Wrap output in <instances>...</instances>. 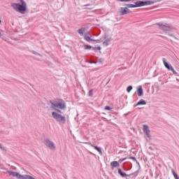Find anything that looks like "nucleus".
Listing matches in <instances>:
<instances>
[{"mask_svg":"<svg viewBox=\"0 0 179 179\" xmlns=\"http://www.w3.org/2000/svg\"><path fill=\"white\" fill-rule=\"evenodd\" d=\"M50 103L51 104L50 108H52V110L56 111L52 113V118L59 124H65L66 122V118L61 115L62 113L61 110H65V108H66V103H65V101L62 99H57L55 101H50Z\"/></svg>","mask_w":179,"mask_h":179,"instance_id":"nucleus-1","label":"nucleus"},{"mask_svg":"<svg viewBox=\"0 0 179 179\" xmlns=\"http://www.w3.org/2000/svg\"><path fill=\"white\" fill-rule=\"evenodd\" d=\"M20 1L21 2V4L19 3H12L11 7L16 12L21 13V15H24L27 9V3H26V1H24V0H20Z\"/></svg>","mask_w":179,"mask_h":179,"instance_id":"nucleus-2","label":"nucleus"},{"mask_svg":"<svg viewBox=\"0 0 179 179\" xmlns=\"http://www.w3.org/2000/svg\"><path fill=\"white\" fill-rule=\"evenodd\" d=\"M157 25L159 26L161 30H163L164 31H166V32L170 31L173 29V27L169 24H163L162 23H157Z\"/></svg>","mask_w":179,"mask_h":179,"instance_id":"nucleus-3","label":"nucleus"},{"mask_svg":"<svg viewBox=\"0 0 179 179\" xmlns=\"http://www.w3.org/2000/svg\"><path fill=\"white\" fill-rule=\"evenodd\" d=\"M7 173L9 174L10 177H13V178L16 179H23L24 177V175H20V173L17 172L8 171Z\"/></svg>","mask_w":179,"mask_h":179,"instance_id":"nucleus-4","label":"nucleus"},{"mask_svg":"<svg viewBox=\"0 0 179 179\" xmlns=\"http://www.w3.org/2000/svg\"><path fill=\"white\" fill-rule=\"evenodd\" d=\"M163 63L164 64L165 68H166V69H168V71H171L173 73V75H178V73H177V71H176V70H174V68H173V66H171V64L167 63V62H166V59H163Z\"/></svg>","mask_w":179,"mask_h":179,"instance_id":"nucleus-5","label":"nucleus"},{"mask_svg":"<svg viewBox=\"0 0 179 179\" xmlns=\"http://www.w3.org/2000/svg\"><path fill=\"white\" fill-rule=\"evenodd\" d=\"M45 146H47V148L50 149V150H55V149L56 148L55 143H54V142L50 141L49 139L45 140Z\"/></svg>","mask_w":179,"mask_h":179,"instance_id":"nucleus-6","label":"nucleus"},{"mask_svg":"<svg viewBox=\"0 0 179 179\" xmlns=\"http://www.w3.org/2000/svg\"><path fill=\"white\" fill-rule=\"evenodd\" d=\"M143 131L144 134H145L147 138H149L150 139V129H149V126L146 124L143 125Z\"/></svg>","mask_w":179,"mask_h":179,"instance_id":"nucleus-7","label":"nucleus"},{"mask_svg":"<svg viewBox=\"0 0 179 179\" xmlns=\"http://www.w3.org/2000/svg\"><path fill=\"white\" fill-rule=\"evenodd\" d=\"M131 11L127 7H121L120 8L119 13L120 16H124V15H128Z\"/></svg>","mask_w":179,"mask_h":179,"instance_id":"nucleus-8","label":"nucleus"},{"mask_svg":"<svg viewBox=\"0 0 179 179\" xmlns=\"http://www.w3.org/2000/svg\"><path fill=\"white\" fill-rule=\"evenodd\" d=\"M85 143V145H90V146H92V148H94L95 149V150H97V152H99V153L100 155H103V152L101 151V148H100L99 147L92 144V143H90V142H86V143Z\"/></svg>","mask_w":179,"mask_h":179,"instance_id":"nucleus-9","label":"nucleus"},{"mask_svg":"<svg viewBox=\"0 0 179 179\" xmlns=\"http://www.w3.org/2000/svg\"><path fill=\"white\" fill-rule=\"evenodd\" d=\"M87 30V28L86 27H81L80 29H78L77 32L78 33V34L81 36H85V31Z\"/></svg>","mask_w":179,"mask_h":179,"instance_id":"nucleus-10","label":"nucleus"},{"mask_svg":"<svg viewBox=\"0 0 179 179\" xmlns=\"http://www.w3.org/2000/svg\"><path fill=\"white\" fill-rule=\"evenodd\" d=\"M90 34L87 32L84 35V39L85 40V41H94V40H93L92 38H90Z\"/></svg>","mask_w":179,"mask_h":179,"instance_id":"nucleus-11","label":"nucleus"},{"mask_svg":"<svg viewBox=\"0 0 179 179\" xmlns=\"http://www.w3.org/2000/svg\"><path fill=\"white\" fill-rule=\"evenodd\" d=\"M137 94L138 96H139V97H141V96H143V89L142 88V86H140L137 90Z\"/></svg>","mask_w":179,"mask_h":179,"instance_id":"nucleus-12","label":"nucleus"},{"mask_svg":"<svg viewBox=\"0 0 179 179\" xmlns=\"http://www.w3.org/2000/svg\"><path fill=\"white\" fill-rule=\"evenodd\" d=\"M117 173L118 174H120V176H121V177H129V175H127V173H125V172H123L121 169H118Z\"/></svg>","mask_w":179,"mask_h":179,"instance_id":"nucleus-13","label":"nucleus"},{"mask_svg":"<svg viewBox=\"0 0 179 179\" xmlns=\"http://www.w3.org/2000/svg\"><path fill=\"white\" fill-rule=\"evenodd\" d=\"M135 5H136V8H141V6H145L144 1H136L135 3Z\"/></svg>","mask_w":179,"mask_h":179,"instance_id":"nucleus-14","label":"nucleus"},{"mask_svg":"<svg viewBox=\"0 0 179 179\" xmlns=\"http://www.w3.org/2000/svg\"><path fill=\"white\" fill-rule=\"evenodd\" d=\"M146 101L144 99H141L135 106V107H137V106H145Z\"/></svg>","mask_w":179,"mask_h":179,"instance_id":"nucleus-15","label":"nucleus"},{"mask_svg":"<svg viewBox=\"0 0 179 179\" xmlns=\"http://www.w3.org/2000/svg\"><path fill=\"white\" fill-rule=\"evenodd\" d=\"M110 166L113 167V169L115 167H120V163H118L117 161H113L110 163Z\"/></svg>","mask_w":179,"mask_h":179,"instance_id":"nucleus-16","label":"nucleus"},{"mask_svg":"<svg viewBox=\"0 0 179 179\" xmlns=\"http://www.w3.org/2000/svg\"><path fill=\"white\" fill-rule=\"evenodd\" d=\"M111 41V40H110V38H107L103 42V45L104 47H108L110 45V42Z\"/></svg>","mask_w":179,"mask_h":179,"instance_id":"nucleus-17","label":"nucleus"},{"mask_svg":"<svg viewBox=\"0 0 179 179\" xmlns=\"http://www.w3.org/2000/svg\"><path fill=\"white\" fill-rule=\"evenodd\" d=\"M153 4H155V1H144V6H148L149 5H153Z\"/></svg>","mask_w":179,"mask_h":179,"instance_id":"nucleus-18","label":"nucleus"},{"mask_svg":"<svg viewBox=\"0 0 179 179\" xmlns=\"http://www.w3.org/2000/svg\"><path fill=\"white\" fill-rule=\"evenodd\" d=\"M0 37H1L3 41H6V43H9V38H6V36H2V33L1 32H0Z\"/></svg>","mask_w":179,"mask_h":179,"instance_id":"nucleus-19","label":"nucleus"},{"mask_svg":"<svg viewBox=\"0 0 179 179\" xmlns=\"http://www.w3.org/2000/svg\"><path fill=\"white\" fill-rule=\"evenodd\" d=\"M125 6H127V8H136V4H125Z\"/></svg>","mask_w":179,"mask_h":179,"instance_id":"nucleus-20","label":"nucleus"},{"mask_svg":"<svg viewBox=\"0 0 179 179\" xmlns=\"http://www.w3.org/2000/svg\"><path fill=\"white\" fill-rule=\"evenodd\" d=\"M85 50H92V47L90 45H85L84 46Z\"/></svg>","mask_w":179,"mask_h":179,"instance_id":"nucleus-21","label":"nucleus"},{"mask_svg":"<svg viewBox=\"0 0 179 179\" xmlns=\"http://www.w3.org/2000/svg\"><path fill=\"white\" fill-rule=\"evenodd\" d=\"M133 87L132 85H129L127 88V93H130L131 90H132Z\"/></svg>","mask_w":179,"mask_h":179,"instance_id":"nucleus-22","label":"nucleus"},{"mask_svg":"<svg viewBox=\"0 0 179 179\" xmlns=\"http://www.w3.org/2000/svg\"><path fill=\"white\" fill-rule=\"evenodd\" d=\"M88 96L90 97H93V90H90L88 92Z\"/></svg>","mask_w":179,"mask_h":179,"instance_id":"nucleus-23","label":"nucleus"},{"mask_svg":"<svg viewBox=\"0 0 179 179\" xmlns=\"http://www.w3.org/2000/svg\"><path fill=\"white\" fill-rule=\"evenodd\" d=\"M32 53H34V55H38V57H43V55H41V54H40V53H38V52H37L34 50L32 51Z\"/></svg>","mask_w":179,"mask_h":179,"instance_id":"nucleus-24","label":"nucleus"},{"mask_svg":"<svg viewBox=\"0 0 179 179\" xmlns=\"http://www.w3.org/2000/svg\"><path fill=\"white\" fill-rule=\"evenodd\" d=\"M93 50H94V51H96L97 50H101V47H100V46H95V47L93 48Z\"/></svg>","mask_w":179,"mask_h":179,"instance_id":"nucleus-25","label":"nucleus"},{"mask_svg":"<svg viewBox=\"0 0 179 179\" xmlns=\"http://www.w3.org/2000/svg\"><path fill=\"white\" fill-rule=\"evenodd\" d=\"M105 110H106L108 111H111V110H113V108H111L109 106H105Z\"/></svg>","mask_w":179,"mask_h":179,"instance_id":"nucleus-26","label":"nucleus"},{"mask_svg":"<svg viewBox=\"0 0 179 179\" xmlns=\"http://www.w3.org/2000/svg\"><path fill=\"white\" fill-rule=\"evenodd\" d=\"M117 1H119L120 2H129L131 0H117Z\"/></svg>","mask_w":179,"mask_h":179,"instance_id":"nucleus-27","label":"nucleus"},{"mask_svg":"<svg viewBox=\"0 0 179 179\" xmlns=\"http://www.w3.org/2000/svg\"><path fill=\"white\" fill-rule=\"evenodd\" d=\"M0 149H1V150H6V149H5V147H3L1 143H0Z\"/></svg>","mask_w":179,"mask_h":179,"instance_id":"nucleus-28","label":"nucleus"},{"mask_svg":"<svg viewBox=\"0 0 179 179\" xmlns=\"http://www.w3.org/2000/svg\"><path fill=\"white\" fill-rule=\"evenodd\" d=\"M129 159H131L132 160H134L135 162H136V157H130Z\"/></svg>","mask_w":179,"mask_h":179,"instance_id":"nucleus-29","label":"nucleus"},{"mask_svg":"<svg viewBox=\"0 0 179 179\" xmlns=\"http://www.w3.org/2000/svg\"><path fill=\"white\" fill-rule=\"evenodd\" d=\"M175 179H178L179 177H178V175L176 173L175 174V176H173Z\"/></svg>","mask_w":179,"mask_h":179,"instance_id":"nucleus-30","label":"nucleus"},{"mask_svg":"<svg viewBox=\"0 0 179 179\" xmlns=\"http://www.w3.org/2000/svg\"><path fill=\"white\" fill-rule=\"evenodd\" d=\"M172 173L173 174V176H175V174H177L176 171H174V170H172Z\"/></svg>","mask_w":179,"mask_h":179,"instance_id":"nucleus-31","label":"nucleus"},{"mask_svg":"<svg viewBox=\"0 0 179 179\" xmlns=\"http://www.w3.org/2000/svg\"><path fill=\"white\" fill-rule=\"evenodd\" d=\"M138 171H136L133 173V176L135 175V174H137Z\"/></svg>","mask_w":179,"mask_h":179,"instance_id":"nucleus-32","label":"nucleus"},{"mask_svg":"<svg viewBox=\"0 0 179 179\" xmlns=\"http://www.w3.org/2000/svg\"><path fill=\"white\" fill-rule=\"evenodd\" d=\"M85 6H90V4H86Z\"/></svg>","mask_w":179,"mask_h":179,"instance_id":"nucleus-33","label":"nucleus"},{"mask_svg":"<svg viewBox=\"0 0 179 179\" xmlns=\"http://www.w3.org/2000/svg\"><path fill=\"white\" fill-rule=\"evenodd\" d=\"M169 36H170L171 37H173V34H169Z\"/></svg>","mask_w":179,"mask_h":179,"instance_id":"nucleus-34","label":"nucleus"},{"mask_svg":"<svg viewBox=\"0 0 179 179\" xmlns=\"http://www.w3.org/2000/svg\"><path fill=\"white\" fill-rule=\"evenodd\" d=\"M1 23H2V20H1V19H0V24H1Z\"/></svg>","mask_w":179,"mask_h":179,"instance_id":"nucleus-35","label":"nucleus"},{"mask_svg":"<svg viewBox=\"0 0 179 179\" xmlns=\"http://www.w3.org/2000/svg\"><path fill=\"white\" fill-rule=\"evenodd\" d=\"M124 160H125V158H124V159H123L122 160V162H124Z\"/></svg>","mask_w":179,"mask_h":179,"instance_id":"nucleus-36","label":"nucleus"},{"mask_svg":"<svg viewBox=\"0 0 179 179\" xmlns=\"http://www.w3.org/2000/svg\"><path fill=\"white\" fill-rule=\"evenodd\" d=\"M90 64H93V62H90Z\"/></svg>","mask_w":179,"mask_h":179,"instance_id":"nucleus-37","label":"nucleus"},{"mask_svg":"<svg viewBox=\"0 0 179 179\" xmlns=\"http://www.w3.org/2000/svg\"><path fill=\"white\" fill-rule=\"evenodd\" d=\"M178 179H179V178H178Z\"/></svg>","mask_w":179,"mask_h":179,"instance_id":"nucleus-38","label":"nucleus"}]
</instances>
